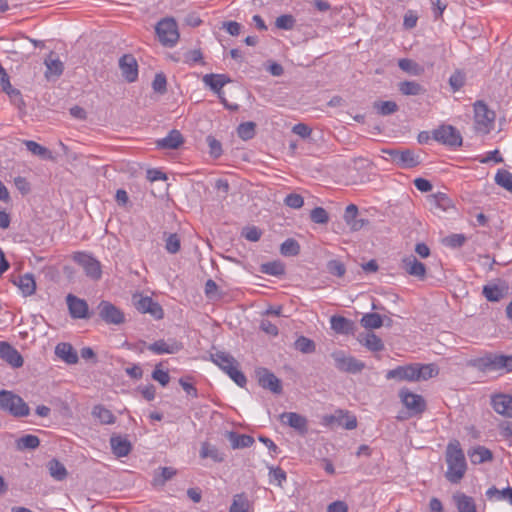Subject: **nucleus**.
Listing matches in <instances>:
<instances>
[{
    "instance_id": "f257e3e1",
    "label": "nucleus",
    "mask_w": 512,
    "mask_h": 512,
    "mask_svg": "<svg viewBox=\"0 0 512 512\" xmlns=\"http://www.w3.org/2000/svg\"><path fill=\"white\" fill-rule=\"evenodd\" d=\"M439 373L438 367L433 364L412 363L403 366H397L394 369L387 371L385 377L387 380L418 382L425 381L437 376Z\"/></svg>"
},
{
    "instance_id": "f03ea898",
    "label": "nucleus",
    "mask_w": 512,
    "mask_h": 512,
    "mask_svg": "<svg viewBox=\"0 0 512 512\" xmlns=\"http://www.w3.org/2000/svg\"><path fill=\"white\" fill-rule=\"evenodd\" d=\"M447 471L445 477L451 483H458L464 477L467 464L463 450L457 440L448 443L446 447Z\"/></svg>"
},
{
    "instance_id": "7ed1b4c3",
    "label": "nucleus",
    "mask_w": 512,
    "mask_h": 512,
    "mask_svg": "<svg viewBox=\"0 0 512 512\" xmlns=\"http://www.w3.org/2000/svg\"><path fill=\"white\" fill-rule=\"evenodd\" d=\"M210 360L224 371L238 386L244 387L246 385V376L239 370V363L231 354L224 351L211 352Z\"/></svg>"
},
{
    "instance_id": "20e7f679",
    "label": "nucleus",
    "mask_w": 512,
    "mask_h": 512,
    "mask_svg": "<svg viewBox=\"0 0 512 512\" xmlns=\"http://www.w3.org/2000/svg\"><path fill=\"white\" fill-rule=\"evenodd\" d=\"M473 108L475 131L483 135L490 133L495 125V112L489 109L483 101L475 102Z\"/></svg>"
},
{
    "instance_id": "39448f33",
    "label": "nucleus",
    "mask_w": 512,
    "mask_h": 512,
    "mask_svg": "<svg viewBox=\"0 0 512 512\" xmlns=\"http://www.w3.org/2000/svg\"><path fill=\"white\" fill-rule=\"evenodd\" d=\"M0 409L15 417H25L30 413L29 406L24 400L11 391H0Z\"/></svg>"
},
{
    "instance_id": "423d86ee",
    "label": "nucleus",
    "mask_w": 512,
    "mask_h": 512,
    "mask_svg": "<svg viewBox=\"0 0 512 512\" xmlns=\"http://www.w3.org/2000/svg\"><path fill=\"white\" fill-rule=\"evenodd\" d=\"M155 31L160 43L166 47L175 46L180 37L177 22L172 17L161 19L157 23Z\"/></svg>"
},
{
    "instance_id": "0eeeda50",
    "label": "nucleus",
    "mask_w": 512,
    "mask_h": 512,
    "mask_svg": "<svg viewBox=\"0 0 512 512\" xmlns=\"http://www.w3.org/2000/svg\"><path fill=\"white\" fill-rule=\"evenodd\" d=\"M330 356L333 359L335 368L340 372L357 374L362 372L366 367L363 361L358 360L344 350H335Z\"/></svg>"
},
{
    "instance_id": "6e6552de",
    "label": "nucleus",
    "mask_w": 512,
    "mask_h": 512,
    "mask_svg": "<svg viewBox=\"0 0 512 512\" xmlns=\"http://www.w3.org/2000/svg\"><path fill=\"white\" fill-rule=\"evenodd\" d=\"M382 152L387 155L386 160L404 169L416 167L421 163L419 155L408 149H383Z\"/></svg>"
},
{
    "instance_id": "1a4fd4ad",
    "label": "nucleus",
    "mask_w": 512,
    "mask_h": 512,
    "mask_svg": "<svg viewBox=\"0 0 512 512\" xmlns=\"http://www.w3.org/2000/svg\"><path fill=\"white\" fill-rule=\"evenodd\" d=\"M399 398L401 403L408 410L409 417L421 415L426 410L425 399L407 388L400 389Z\"/></svg>"
},
{
    "instance_id": "9d476101",
    "label": "nucleus",
    "mask_w": 512,
    "mask_h": 512,
    "mask_svg": "<svg viewBox=\"0 0 512 512\" xmlns=\"http://www.w3.org/2000/svg\"><path fill=\"white\" fill-rule=\"evenodd\" d=\"M363 326L367 330L366 332L359 333L357 340L360 344L365 346L367 349L378 352L383 350L384 345L382 340L377 337L371 330L382 327L383 322H362Z\"/></svg>"
},
{
    "instance_id": "9b49d317",
    "label": "nucleus",
    "mask_w": 512,
    "mask_h": 512,
    "mask_svg": "<svg viewBox=\"0 0 512 512\" xmlns=\"http://www.w3.org/2000/svg\"><path fill=\"white\" fill-rule=\"evenodd\" d=\"M73 260L84 269L88 277L94 280H98L101 278V264L97 259H95L91 255L84 252H77L74 254Z\"/></svg>"
},
{
    "instance_id": "f8f14e48",
    "label": "nucleus",
    "mask_w": 512,
    "mask_h": 512,
    "mask_svg": "<svg viewBox=\"0 0 512 512\" xmlns=\"http://www.w3.org/2000/svg\"><path fill=\"white\" fill-rule=\"evenodd\" d=\"M433 138L445 145L458 147L462 144L460 132L451 125H442L433 132Z\"/></svg>"
},
{
    "instance_id": "ddd939ff",
    "label": "nucleus",
    "mask_w": 512,
    "mask_h": 512,
    "mask_svg": "<svg viewBox=\"0 0 512 512\" xmlns=\"http://www.w3.org/2000/svg\"><path fill=\"white\" fill-rule=\"evenodd\" d=\"M259 385L268 389L274 394H280L282 392L281 381L274 373L269 371L267 368L260 367L255 371Z\"/></svg>"
},
{
    "instance_id": "4468645a",
    "label": "nucleus",
    "mask_w": 512,
    "mask_h": 512,
    "mask_svg": "<svg viewBox=\"0 0 512 512\" xmlns=\"http://www.w3.org/2000/svg\"><path fill=\"white\" fill-rule=\"evenodd\" d=\"M133 302L139 312L149 313L156 319L163 318V310L161 306L157 302L153 301L151 297L135 295L133 297Z\"/></svg>"
},
{
    "instance_id": "2eb2a0df",
    "label": "nucleus",
    "mask_w": 512,
    "mask_h": 512,
    "mask_svg": "<svg viewBox=\"0 0 512 512\" xmlns=\"http://www.w3.org/2000/svg\"><path fill=\"white\" fill-rule=\"evenodd\" d=\"M183 348L182 343L178 342L175 339L169 340H157L147 346V349L154 354H175L179 352Z\"/></svg>"
},
{
    "instance_id": "dca6fc26",
    "label": "nucleus",
    "mask_w": 512,
    "mask_h": 512,
    "mask_svg": "<svg viewBox=\"0 0 512 512\" xmlns=\"http://www.w3.org/2000/svg\"><path fill=\"white\" fill-rule=\"evenodd\" d=\"M280 420L302 435L308 431V420L296 412H284L280 415Z\"/></svg>"
},
{
    "instance_id": "f3484780",
    "label": "nucleus",
    "mask_w": 512,
    "mask_h": 512,
    "mask_svg": "<svg viewBox=\"0 0 512 512\" xmlns=\"http://www.w3.org/2000/svg\"><path fill=\"white\" fill-rule=\"evenodd\" d=\"M119 67L122 76L128 82L136 81L138 77V64L134 56H132L131 54L123 55L119 60Z\"/></svg>"
},
{
    "instance_id": "a211bd4d",
    "label": "nucleus",
    "mask_w": 512,
    "mask_h": 512,
    "mask_svg": "<svg viewBox=\"0 0 512 512\" xmlns=\"http://www.w3.org/2000/svg\"><path fill=\"white\" fill-rule=\"evenodd\" d=\"M204 83L214 90L220 97L222 103L225 104L229 109H235L237 106H231L226 103L225 98L222 96L221 89L228 81L224 75L220 74H207L203 77Z\"/></svg>"
},
{
    "instance_id": "6ab92c4d",
    "label": "nucleus",
    "mask_w": 512,
    "mask_h": 512,
    "mask_svg": "<svg viewBox=\"0 0 512 512\" xmlns=\"http://www.w3.org/2000/svg\"><path fill=\"white\" fill-rule=\"evenodd\" d=\"M492 407L498 413L505 417L512 418V396L507 394H498L492 397Z\"/></svg>"
},
{
    "instance_id": "aec40b11",
    "label": "nucleus",
    "mask_w": 512,
    "mask_h": 512,
    "mask_svg": "<svg viewBox=\"0 0 512 512\" xmlns=\"http://www.w3.org/2000/svg\"><path fill=\"white\" fill-rule=\"evenodd\" d=\"M0 358L15 368H19L23 365L21 354L6 342H0Z\"/></svg>"
},
{
    "instance_id": "412c9836",
    "label": "nucleus",
    "mask_w": 512,
    "mask_h": 512,
    "mask_svg": "<svg viewBox=\"0 0 512 512\" xmlns=\"http://www.w3.org/2000/svg\"><path fill=\"white\" fill-rule=\"evenodd\" d=\"M358 216V208L354 204H350L346 207L344 213V221L352 231H359L367 225L366 219H360Z\"/></svg>"
},
{
    "instance_id": "4be33fe9",
    "label": "nucleus",
    "mask_w": 512,
    "mask_h": 512,
    "mask_svg": "<svg viewBox=\"0 0 512 512\" xmlns=\"http://www.w3.org/2000/svg\"><path fill=\"white\" fill-rule=\"evenodd\" d=\"M403 268L411 276L423 280L426 277V267L414 256H408L403 259Z\"/></svg>"
},
{
    "instance_id": "5701e85b",
    "label": "nucleus",
    "mask_w": 512,
    "mask_h": 512,
    "mask_svg": "<svg viewBox=\"0 0 512 512\" xmlns=\"http://www.w3.org/2000/svg\"><path fill=\"white\" fill-rule=\"evenodd\" d=\"M472 365L484 373L497 372V353H487L473 360Z\"/></svg>"
},
{
    "instance_id": "b1692460",
    "label": "nucleus",
    "mask_w": 512,
    "mask_h": 512,
    "mask_svg": "<svg viewBox=\"0 0 512 512\" xmlns=\"http://www.w3.org/2000/svg\"><path fill=\"white\" fill-rule=\"evenodd\" d=\"M67 305L73 318H85L88 313V305L85 300L74 295L67 296Z\"/></svg>"
},
{
    "instance_id": "393cba45",
    "label": "nucleus",
    "mask_w": 512,
    "mask_h": 512,
    "mask_svg": "<svg viewBox=\"0 0 512 512\" xmlns=\"http://www.w3.org/2000/svg\"><path fill=\"white\" fill-rule=\"evenodd\" d=\"M55 354L58 358L67 364H76L78 362V354L73 346L69 343H59L55 347Z\"/></svg>"
},
{
    "instance_id": "a878e982",
    "label": "nucleus",
    "mask_w": 512,
    "mask_h": 512,
    "mask_svg": "<svg viewBox=\"0 0 512 512\" xmlns=\"http://www.w3.org/2000/svg\"><path fill=\"white\" fill-rule=\"evenodd\" d=\"M184 143L182 134L178 130H172L162 139L157 140L156 145L161 149H177Z\"/></svg>"
},
{
    "instance_id": "bb28decb",
    "label": "nucleus",
    "mask_w": 512,
    "mask_h": 512,
    "mask_svg": "<svg viewBox=\"0 0 512 512\" xmlns=\"http://www.w3.org/2000/svg\"><path fill=\"white\" fill-rule=\"evenodd\" d=\"M97 308L102 320H123V313L108 301H101Z\"/></svg>"
},
{
    "instance_id": "cd10ccee",
    "label": "nucleus",
    "mask_w": 512,
    "mask_h": 512,
    "mask_svg": "<svg viewBox=\"0 0 512 512\" xmlns=\"http://www.w3.org/2000/svg\"><path fill=\"white\" fill-rule=\"evenodd\" d=\"M110 445L114 455L117 457L127 456L132 449L131 443L121 436H112L110 438Z\"/></svg>"
},
{
    "instance_id": "c85d7f7f",
    "label": "nucleus",
    "mask_w": 512,
    "mask_h": 512,
    "mask_svg": "<svg viewBox=\"0 0 512 512\" xmlns=\"http://www.w3.org/2000/svg\"><path fill=\"white\" fill-rule=\"evenodd\" d=\"M91 414L103 425H112L116 422V416L102 404L95 405Z\"/></svg>"
},
{
    "instance_id": "c756f323",
    "label": "nucleus",
    "mask_w": 512,
    "mask_h": 512,
    "mask_svg": "<svg viewBox=\"0 0 512 512\" xmlns=\"http://www.w3.org/2000/svg\"><path fill=\"white\" fill-rule=\"evenodd\" d=\"M468 456L473 464H481L493 459L492 452L484 446H476L468 451Z\"/></svg>"
},
{
    "instance_id": "7c9ffc66",
    "label": "nucleus",
    "mask_w": 512,
    "mask_h": 512,
    "mask_svg": "<svg viewBox=\"0 0 512 512\" xmlns=\"http://www.w3.org/2000/svg\"><path fill=\"white\" fill-rule=\"evenodd\" d=\"M458 512H477L476 504L471 496L464 493H456L453 496Z\"/></svg>"
},
{
    "instance_id": "2f4dec72",
    "label": "nucleus",
    "mask_w": 512,
    "mask_h": 512,
    "mask_svg": "<svg viewBox=\"0 0 512 512\" xmlns=\"http://www.w3.org/2000/svg\"><path fill=\"white\" fill-rule=\"evenodd\" d=\"M17 286L24 296H30L34 294L36 290V281L34 276L30 273H26L20 276L17 282Z\"/></svg>"
},
{
    "instance_id": "473e14b6",
    "label": "nucleus",
    "mask_w": 512,
    "mask_h": 512,
    "mask_svg": "<svg viewBox=\"0 0 512 512\" xmlns=\"http://www.w3.org/2000/svg\"><path fill=\"white\" fill-rule=\"evenodd\" d=\"M506 293L507 288L505 286L489 284L483 287V294L488 301H499L506 295Z\"/></svg>"
},
{
    "instance_id": "72a5a7b5",
    "label": "nucleus",
    "mask_w": 512,
    "mask_h": 512,
    "mask_svg": "<svg viewBox=\"0 0 512 512\" xmlns=\"http://www.w3.org/2000/svg\"><path fill=\"white\" fill-rule=\"evenodd\" d=\"M431 209L447 211L452 207L451 199L445 193H436L429 197Z\"/></svg>"
},
{
    "instance_id": "f704fd0d",
    "label": "nucleus",
    "mask_w": 512,
    "mask_h": 512,
    "mask_svg": "<svg viewBox=\"0 0 512 512\" xmlns=\"http://www.w3.org/2000/svg\"><path fill=\"white\" fill-rule=\"evenodd\" d=\"M200 457L201 458H211L214 462H223L224 461V454L219 451V449L209 444L208 442H204L201 445L200 449Z\"/></svg>"
},
{
    "instance_id": "c9c22d12",
    "label": "nucleus",
    "mask_w": 512,
    "mask_h": 512,
    "mask_svg": "<svg viewBox=\"0 0 512 512\" xmlns=\"http://www.w3.org/2000/svg\"><path fill=\"white\" fill-rule=\"evenodd\" d=\"M228 437L233 449L247 448L254 443V438L246 434L239 435L235 432H229Z\"/></svg>"
},
{
    "instance_id": "e433bc0d",
    "label": "nucleus",
    "mask_w": 512,
    "mask_h": 512,
    "mask_svg": "<svg viewBox=\"0 0 512 512\" xmlns=\"http://www.w3.org/2000/svg\"><path fill=\"white\" fill-rule=\"evenodd\" d=\"M486 496L489 500H506L510 504H512V487H507L502 490H499L495 486H492L486 491Z\"/></svg>"
},
{
    "instance_id": "4c0bfd02",
    "label": "nucleus",
    "mask_w": 512,
    "mask_h": 512,
    "mask_svg": "<svg viewBox=\"0 0 512 512\" xmlns=\"http://www.w3.org/2000/svg\"><path fill=\"white\" fill-rule=\"evenodd\" d=\"M398 66L401 70L413 76H420L424 72V68L420 64L408 58L400 59L398 61Z\"/></svg>"
},
{
    "instance_id": "58836bf2",
    "label": "nucleus",
    "mask_w": 512,
    "mask_h": 512,
    "mask_svg": "<svg viewBox=\"0 0 512 512\" xmlns=\"http://www.w3.org/2000/svg\"><path fill=\"white\" fill-rule=\"evenodd\" d=\"M45 65L47 68L46 72H45V76L48 79L51 77H58L63 72V63L59 59L53 58L52 55H50L45 60Z\"/></svg>"
},
{
    "instance_id": "ea45409f",
    "label": "nucleus",
    "mask_w": 512,
    "mask_h": 512,
    "mask_svg": "<svg viewBox=\"0 0 512 512\" xmlns=\"http://www.w3.org/2000/svg\"><path fill=\"white\" fill-rule=\"evenodd\" d=\"M48 470L50 475L57 481H62L67 477L65 466L57 459H52L48 462Z\"/></svg>"
},
{
    "instance_id": "a19ab883",
    "label": "nucleus",
    "mask_w": 512,
    "mask_h": 512,
    "mask_svg": "<svg viewBox=\"0 0 512 512\" xmlns=\"http://www.w3.org/2000/svg\"><path fill=\"white\" fill-rule=\"evenodd\" d=\"M399 91L405 96L419 95L424 92L423 87L415 81H403L398 84Z\"/></svg>"
},
{
    "instance_id": "79ce46f5",
    "label": "nucleus",
    "mask_w": 512,
    "mask_h": 512,
    "mask_svg": "<svg viewBox=\"0 0 512 512\" xmlns=\"http://www.w3.org/2000/svg\"><path fill=\"white\" fill-rule=\"evenodd\" d=\"M0 84L2 86L3 91L6 94H8L10 98L20 96V92L12 87V85L10 83V78L1 64H0Z\"/></svg>"
},
{
    "instance_id": "37998d69",
    "label": "nucleus",
    "mask_w": 512,
    "mask_h": 512,
    "mask_svg": "<svg viewBox=\"0 0 512 512\" xmlns=\"http://www.w3.org/2000/svg\"><path fill=\"white\" fill-rule=\"evenodd\" d=\"M294 347L296 350L304 354L314 353L316 350L314 341L304 336H300L296 339Z\"/></svg>"
},
{
    "instance_id": "c03bdc74",
    "label": "nucleus",
    "mask_w": 512,
    "mask_h": 512,
    "mask_svg": "<svg viewBox=\"0 0 512 512\" xmlns=\"http://www.w3.org/2000/svg\"><path fill=\"white\" fill-rule=\"evenodd\" d=\"M25 145L27 149L34 155H38L44 159H53V155L51 151H49L47 148L41 146L35 141L28 140L25 141Z\"/></svg>"
},
{
    "instance_id": "a18cd8bd",
    "label": "nucleus",
    "mask_w": 512,
    "mask_h": 512,
    "mask_svg": "<svg viewBox=\"0 0 512 512\" xmlns=\"http://www.w3.org/2000/svg\"><path fill=\"white\" fill-rule=\"evenodd\" d=\"M260 271L262 273H265V274H268V275L279 276V275L284 274L285 268H284V265L281 262H279V261H272V262L263 263L261 265Z\"/></svg>"
},
{
    "instance_id": "49530a36",
    "label": "nucleus",
    "mask_w": 512,
    "mask_h": 512,
    "mask_svg": "<svg viewBox=\"0 0 512 512\" xmlns=\"http://www.w3.org/2000/svg\"><path fill=\"white\" fill-rule=\"evenodd\" d=\"M495 182L512 193V173L508 170H499L495 175Z\"/></svg>"
},
{
    "instance_id": "de8ad7c7",
    "label": "nucleus",
    "mask_w": 512,
    "mask_h": 512,
    "mask_svg": "<svg viewBox=\"0 0 512 512\" xmlns=\"http://www.w3.org/2000/svg\"><path fill=\"white\" fill-rule=\"evenodd\" d=\"M39 445V438L32 434L25 435L17 440V448L19 450L36 449Z\"/></svg>"
},
{
    "instance_id": "09e8293b",
    "label": "nucleus",
    "mask_w": 512,
    "mask_h": 512,
    "mask_svg": "<svg viewBox=\"0 0 512 512\" xmlns=\"http://www.w3.org/2000/svg\"><path fill=\"white\" fill-rule=\"evenodd\" d=\"M249 501L244 494H237L233 498L229 512H248Z\"/></svg>"
},
{
    "instance_id": "8fccbe9b",
    "label": "nucleus",
    "mask_w": 512,
    "mask_h": 512,
    "mask_svg": "<svg viewBox=\"0 0 512 512\" xmlns=\"http://www.w3.org/2000/svg\"><path fill=\"white\" fill-rule=\"evenodd\" d=\"M374 108L380 115H390L398 110V106L394 101L375 102Z\"/></svg>"
},
{
    "instance_id": "3c124183",
    "label": "nucleus",
    "mask_w": 512,
    "mask_h": 512,
    "mask_svg": "<svg viewBox=\"0 0 512 512\" xmlns=\"http://www.w3.org/2000/svg\"><path fill=\"white\" fill-rule=\"evenodd\" d=\"M497 363V372H500V374L512 372V355L497 353Z\"/></svg>"
},
{
    "instance_id": "603ef678",
    "label": "nucleus",
    "mask_w": 512,
    "mask_h": 512,
    "mask_svg": "<svg viewBox=\"0 0 512 512\" xmlns=\"http://www.w3.org/2000/svg\"><path fill=\"white\" fill-rule=\"evenodd\" d=\"M281 254L284 256H295L300 251V246L294 239H287L280 248Z\"/></svg>"
},
{
    "instance_id": "864d4df0",
    "label": "nucleus",
    "mask_w": 512,
    "mask_h": 512,
    "mask_svg": "<svg viewBox=\"0 0 512 512\" xmlns=\"http://www.w3.org/2000/svg\"><path fill=\"white\" fill-rule=\"evenodd\" d=\"M238 136L243 140H249L253 138L255 134V123L253 122H245L238 126L237 128Z\"/></svg>"
},
{
    "instance_id": "5fc2aeb1",
    "label": "nucleus",
    "mask_w": 512,
    "mask_h": 512,
    "mask_svg": "<svg viewBox=\"0 0 512 512\" xmlns=\"http://www.w3.org/2000/svg\"><path fill=\"white\" fill-rule=\"evenodd\" d=\"M152 379L157 381L161 386L165 387L170 381V375L168 371L161 369V364L156 365L152 372Z\"/></svg>"
},
{
    "instance_id": "6e6d98bb",
    "label": "nucleus",
    "mask_w": 512,
    "mask_h": 512,
    "mask_svg": "<svg viewBox=\"0 0 512 512\" xmlns=\"http://www.w3.org/2000/svg\"><path fill=\"white\" fill-rule=\"evenodd\" d=\"M354 322H331V328L337 334H353L354 333Z\"/></svg>"
},
{
    "instance_id": "4d7b16f0",
    "label": "nucleus",
    "mask_w": 512,
    "mask_h": 512,
    "mask_svg": "<svg viewBox=\"0 0 512 512\" xmlns=\"http://www.w3.org/2000/svg\"><path fill=\"white\" fill-rule=\"evenodd\" d=\"M286 472L280 467L270 468L269 471V481L271 484H276L281 486L284 481H286Z\"/></svg>"
},
{
    "instance_id": "13d9d810",
    "label": "nucleus",
    "mask_w": 512,
    "mask_h": 512,
    "mask_svg": "<svg viewBox=\"0 0 512 512\" xmlns=\"http://www.w3.org/2000/svg\"><path fill=\"white\" fill-rule=\"evenodd\" d=\"M311 220L317 224H326L329 221V215L322 207L314 208L310 213Z\"/></svg>"
},
{
    "instance_id": "bf43d9fd",
    "label": "nucleus",
    "mask_w": 512,
    "mask_h": 512,
    "mask_svg": "<svg viewBox=\"0 0 512 512\" xmlns=\"http://www.w3.org/2000/svg\"><path fill=\"white\" fill-rule=\"evenodd\" d=\"M345 413L342 410L337 411L335 415H326L323 417V424L326 426H333L337 424L342 426L344 424Z\"/></svg>"
},
{
    "instance_id": "052dcab7",
    "label": "nucleus",
    "mask_w": 512,
    "mask_h": 512,
    "mask_svg": "<svg viewBox=\"0 0 512 512\" xmlns=\"http://www.w3.org/2000/svg\"><path fill=\"white\" fill-rule=\"evenodd\" d=\"M294 24V17L288 14L279 16L275 21L276 27L284 30H291L294 27Z\"/></svg>"
},
{
    "instance_id": "680f3d73",
    "label": "nucleus",
    "mask_w": 512,
    "mask_h": 512,
    "mask_svg": "<svg viewBox=\"0 0 512 512\" xmlns=\"http://www.w3.org/2000/svg\"><path fill=\"white\" fill-rule=\"evenodd\" d=\"M191 379L192 378L189 377V376L181 377L179 379V384L181 385L183 390L188 395L192 396L193 398H197L198 397V391H197V388L195 387V385L192 382H189V380H191Z\"/></svg>"
},
{
    "instance_id": "e2e57ef3",
    "label": "nucleus",
    "mask_w": 512,
    "mask_h": 512,
    "mask_svg": "<svg viewBox=\"0 0 512 512\" xmlns=\"http://www.w3.org/2000/svg\"><path fill=\"white\" fill-rule=\"evenodd\" d=\"M284 203L290 208L299 209L303 206L304 199L301 195L292 193L285 197Z\"/></svg>"
},
{
    "instance_id": "0e129e2a",
    "label": "nucleus",
    "mask_w": 512,
    "mask_h": 512,
    "mask_svg": "<svg viewBox=\"0 0 512 512\" xmlns=\"http://www.w3.org/2000/svg\"><path fill=\"white\" fill-rule=\"evenodd\" d=\"M327 267L329 273L337 277H342L346 272L344 264L338 260L330 261Z\"/></svg>"
},
{
    "instance_id": "69168bd1",
    "label": "nucleus",
    "mask_w": 512,
    "mask_h": 512,
    "mask_svg": "<svg viewBox=\"0 0 512 512\" xmlns=\"http://www.w3.org/2000/svg\"><path fill=\"white\" fill-rule=\"evenodd\" d=\"M465 82V75L460 72L456 71L450 76L449 83L454 91L459 90Z\"/></svg>"
},
{
    "instance_id": "338daca9",
    "label": "nucleus",
    "mask_w": 512,
    "mask_h": 512,
    "mask_svg": "<svg viewBox=\"0 0 512 512\" xmlns=\"http://www.w3.org/2000/svg\"><path fill=\"white\" fill-rule=\"evenodd\" d=\"M242 235L248 241L256 242L261 238L262 233L257 227L251 226L243 229Z\"/></svg>"
},
{
    "instance_id": "774afa93",
    "label": "nucleus",
    "mask_w": 512,
    "mask_h": 512,
    "mask_svg": "<svg viewBox=\"0 0 512 512\" xmlns=\"http://www.w3.org/2000/svg\"><path fill=\"white\" fill-rule=\"evenodd\" d=\"M166 249L170 253H176L180 250V239L176 234H171L166 240Z\"/></svg>"
}]
</instances>
